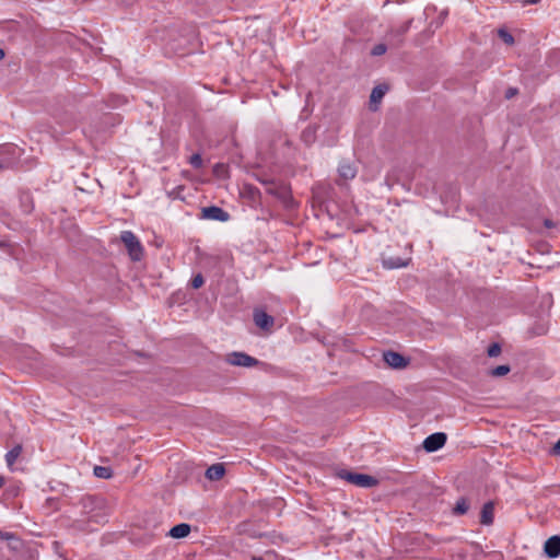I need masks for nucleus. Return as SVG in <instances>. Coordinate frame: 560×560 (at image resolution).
Instances as JSON below:
<instances>
[{
	"label": "nucleus",
	"instance_id": "obj_1",
	"mask_svg": "<svg viewBox=\"0 0 560 560\" xmlns=\"http://www.w3.org/2000/svg\"><path fill=\"white\" fill-rule=\"evenodd\" d=\"M120 240L124 243L131 260L139 261L142 259L143 247L138 237L132 232L124 231L120 234Z\"/></svg>",
	"mask_w": 560,
	"mask_h": 560
},
{
	"label": "nucleus",
	"instance_id": "obj_2",
	"mask_svg": "<svg viewBox=\"0 0 560 560\" xmlns=\"http://www.w3.org/2000/svg\"><path fill=\"white\" fill-rule=\"evenodd\" d=\"M343 478L350 483L362 488H371L377 485L375 478L364 474L347 472Z\"/></svg>",
	"mask_w": 560,
	"mask_h": 560
},
{
	"label": "nucleus",
	"instance_id": "obj_3",
	"mask_svg": "<svg viewBox=\"0 0 560 560\" xmlns=\"http://www.w3.org/2000/svg\"><path fill=\"white\" fill-rule=\"evenodd\" d=\"M226 361L232 365L246 368H250L258 364V361L255 358L243 352H233L229 354Z\"/></svg>",
	"mask_w": 560,
	"mask_h": 560
},
{
	"label": "nucleus",
	"instance_id": "obj_4",
	"mask_svg": "<svg viewBox=\"0 0 560 560\" xmlns=\"http://www.w3.org/2000/svg\"><path fill=\"white\" fill-rule=\"evenodd\" d=\"M446 434L442 432L433 433L423 441V448L431 453L440 450L446 443Z\"/></svg>",
	"mask_w": 560,
	"mask_h": 560
},
{
	"label": "nucleus",
	"instance_id": "obj_5",
	"mask_svg": "<svg viewBox=\"0 0 560 560\" xmlns=\"http://www.w3.org/2000/svg\"><path fill=\"white\" fill-rule=\"evenodd\" d=\"M384 361L386 364L394 369H402L406 368L408 361L400 353L395 351H387L383 354Z\"/></svg>",
	"mask_w": 560,
	"mask_h": 560
},
{
	"label": "nucleus",
	"instance_id": "obj_6",
	"mask_svg": "<svg viewBox=\"0 0 560 560\" xmlns=\"http://www.w3.org/2000/svg\"><path fill=\"white\" fill-rule=\"evenodd\" d=\"M544 552L548 558H557L560 556V536H552L544 544Z\"/></svg>",
	"mask_w": 560,
	"mask_h": 560
},
{
	"label": "nucleus",
	"instance_id": "obj_7",
	"mask_svg": "<svg viewBox=\"0 0 560 560\" xmlns=\"http://www.w3.org/2000/svg\"><path fill=\"white\" fill-rule=\"evenodd\" d=\"M202 218L224 222L229 219V214L223 209L212 206L202 209Z\"/></svg>",
	"mask_w": 560,
	"mask_h": 560
},
{
	"label": "nucleus",
	"instance_id": "obj_8",
	"mask_svg": "<svg viewBox=\"0 0 560 560\" xmlns=\"http://www.w3.org/2000/svg\"><path fill=\"white\" fill-rule=\"evenodd\" d=\"M254 322L256 326L264 330H269L273 326V317L264 311L256 310L254 312Z\"/></svg>",
	"mask_w": 560,
	"mask_h": 560
},
{
	"label": "nucleus",
	"instance_id": "obj_9",
	"mask_svg": "<svg viewBox=\"0 0 560 560\" xmlns=\"http://www.w3.org/2000/svg\"><path fill=\"white\" fill-rule=\"evenodd\" d=\"M388 90L387 85H377L375 86L370 95V108L371 110H377V105L381 103L384 97L386 91Z\"/></svg>",
	"mask_w": 560,
	"mask_h": 560
},
{
	"label": "nucleus",
	"instance_id": "obj_10",
	"mask_svg": "<svg viewBox=\"0 0 560 560\" xmlns=\"http://www.w3.org/2000/svg\"><path fill=\"white\" fill-rule=\"evenodd\" d=\"M225 475V467L223 464H213L206 470V478L211 481H218Z\"/></svg>",
	"mask_w": 560,
	"mask_h": 560
},
{
	"label": "nucleus",
	"instance_id": "obj_11",
	"mask_svg": "<svg viewBox=\"0 0 560 560\" xmlns=\"http://www.w3.org/2000/svg\"><path fill=\"white\" fill-rule=\"evenodd\" d=\"M494 517V504L492 502H487L481 510L480 522L483 525H491L493 523Z\"/></svg>",
	"mask_w": 560,
	"mask_h": 560
},
{
	"label": "nucleus",
	"instance_id": "obj_12",
	"mask_svg": "<svg viewBox=\"0 0 560 560\" xmlns=\"http://www.w3.org/2000/svg\"><path fill=\"white\" fill-rule=\"evenodd\" d=\"M411 261V258L402 259L400 257H387L383 259V265L385 268L394 269L407 267Z\"/></svg>",
	"mask_w": 560,
	"mask_h": 560
},
{
	"label": "nucleus",
	"instance_id": "obj_13",
	"mask_svg": "<svg viewBox=\"0 0 560 560\" xmlns=\"http://www.w3.org/2000/svg\"><path fill=\"white\" fill-rule=\"evenodd\" d=\"M189 533H190V525H188L186 523H182V524H178V525H175L174 527H172L168 535L172 538H184V537L188 536Z\"/></svg>",
	"mask_w": 560,
	"mask_h": 560
},
{
	"label": "nucleus",
	"instance_id": "obj_14",
	"mask_svg": "<svg viewBox=\"0 0 560 560\" xmlns=\"http://www.w3.org/2000/svg\"><path fill=\"white\" fill-rule=\"evenodd\" d=\"M339 174L345 179H352L357 174V170L349 163L341 164L339 167Z\"/></svg>",
	"mask_w": 560,
	"mask_h": 560
},
{
	"label": "nucleus",
	"instance_id": "obj_15",
	"mask_svg": "<svg viewBox=\"0 0 560 560\" xmlns=\"http://www.w3.org/2000/svg\"><path fill=\"white\" fill-rule=\"evenodd\" d=\"M469 510V501L467 498H460L457 500L455 506L453 508V513L455 515H464Z\"/></svg>",
	"mask_w": 560,
	"mask_h": 560
},
{
	"label": "nucleus",
	"instance_id": "obj_16",
	"mask_svg": "<svg viewBox=\"0 0 560 560\" xmlns=\"http://www.w3.org/2000/svg\"><path fill=\"white\" fill-rule=\"evenodd\" d=\"M22 453V445L18 444L15 445L11 451L8 452L5 455V460L9 467L13 466L18 457Z\"/></svg>",
	"mask_w": 560,
	"mask_h": 560
},
{
	"label": "nucleus",
	"instance_id": "obj_17",
	"mask_svg": "<svg viewBox=\"0 0 560 560\" xmlns=\"http://www.w3.org/2000/svg\"><path fill=\"white\" fill-rule=\"evenodd\" d=\"M94 475L98 478L109 479L113 476V471L109 467L105 466H95Z\"/></svg>",
	"mask_w": 560,
	"mask_h": 560
},
{
	"label": "nucleus",
	"instance_id": "obj_18",
	"mask_svg": "<svg viewBox=\"0 0 560 560\" xmlns=\"http://www.w3.org/2000/svg\"><path fill=\"white\" fill-rule=\"evenodd\" d=\"M511 368L508 364L499 365L492 370L489 371V375L493 377H501L510 373Z\"/></svg>",
	"mask_w": 560,
	"mask_h": 560
},
{
	"label": "nucleus",
	"instance_id": "obj_19",
	"mask_svg": "<svg viewBox=\"0 0 560 560\" xmlns=\"http://www.w3.org/2000/svg\"><path fill=\"white\" fill-rule=\"evenodd\" d=\"M498 36L506 44V45H513L514 44V37L512 34H510L505 28H499L498 30Z\"/></svg>",
	"mask_w": 560,
	"mask_h": 560
},
{
	"label": "nucleus",
	"instance_id": "obj_20",
	"mask_svg": "<svg viewBox=\"0 0 560 560\" xmlns=\"http://www.w3.org/2000/svg\"><path fill=\"white\" fill-rule=\"evenodd\" d=\"M501 351H502L501 346L499 343L494 342L489 346L487 353L490 358H495L501 354Z\"/></svg>",
	"mask_w": 560,
	"mask_h": 560
},
{
	"label": "nucleus",
	"instance_id": "obj_21",
	"mask_svg": "<svg viewBox=\"0 0 560 560\" xmlns=\"http://www.w3.org/2000/svg\"><path fill=\"white\" fill-rule=\"evenodd\" d=\"M8 547L11 550L18 551L23 548V542L15 536H13V539L8 540Z\"/></svg>",
	"mask_w": 560,
	"mask_h": 560
},
{
	"label": "nucleus",
	"instance_id": "obj_22",
	"mask_svg": "<svg viewBox=\"0 0 560 560\" xmlns=\"http://www.w3.org/2000/svg\"><path fill=\"white\" fill-rule=\"evenodd\" d=\"M387 50V47L386 45L384 44H377L373 47V49L371 50V55L372 56H382L386 52Z\"/></svg>",
	"mask_w": 560,
	"mask_h": 560
},
{
	"label": "nucleus",
	"instance_id": "obj_23",
	"mask_svg": "<svg viewBox=\"0 0 560 560\" xmlns=\"http://www.w3.org/2000/svg\"><path fill=\"white\" fill-rule=\"evenodd\" d=\"M189 162L195 168H200L202 166V159L200 154L191 155Z\"/></svg>",
	"mask_w": 560,
	"mask_h": 560
},
{
	"label": "nucleus",
	"instance_id": "obj_24",
	"mask_svg": "<svg viewBox=\"0 0 560 560\" xmlns=\"http://www.w3.org/2000/svg\"><path fill=\"white\" fill-rule=\"evenodd\" d=\"M213 172L219 177H224L226 175V166L224 164H217L213 168Z\"/></svg>",
	"mask_w": 560,
	"mask_h": 560
},
{
	"label": "nucleus",
	"instance_id": "obj_25",
	"mask_svg": "<svg viewBox=\"0 0 560 560\" xmlns=\"http://www.w3.org/2000/svg\"><path fill=\"white\" fill-rule=\"evenodd\" d=\"M203 282V277L201 275H197L191 280V287L194 289H199L200 287H202Z\"/></svg>",
	"mask_w": 560,
	"mask_h": 560
},
{
	"label": "nucleus",
	"instance_id": "obj_26",
	"mask_svg": "<svg viewBox=\"0 0 560 560\" xmlns=\"http://www.w3.org/2000/svg\"><path fill=\"white\" fill-rule=\"evenodd\" d=\"M550 455L560 457V440L551 448Z\"/></svg>",
	"mask_w": 560,
	"mask_h": 560
},
{
	"label": "nucleus",
	"instance_id": "obj_27",
	"mask_svg": "<svg viewBox=\"0 0 560 560\" xmlns=\"http://www.w3.org/2000/svg\"><path fill=\"white\" fill-rule=\"evenodd\" d=\"M13 534L11 533H3L0 530V538L1 539H4V540H10V539H13Z\"/></svg>",
	"mask_w": 560,
	"mask_h": 560
},
{
	"label": "nucleus",
	"instance_id": "obj_28",
	"mask_svg": "<svg viewBox=\"0 0 560 560\" xmlns=\"http://www.w3.org/2000/svg\"><path fill=\"white\" fill-rule=\"evenodd\" d=\"M516 93H517V90H516V89H512V88H511V89H509V90L506 91L505 96H506V98H511V97H513Z\"/></svg>",
	"mask_w": 560,
	"mask_h": 560
},
{
	"label": "nucleus",
	"instance_id": "obj_29",
	"mask_svg": "<svg viewBox=\"0 0 560 560\" xmlns=\"http://www.w3.org/2000/svg\"><path fill=\"white\" fill-rule=\"evenodd\" d=\"M539 2H540V0H522L523 5L537 4Z\"/></svg>",
	"mask_w": 560,
	"mask_h": 560
},
{
	"label": "nucleus",
	"instance_id": "obj_30",
	"mask_svg": "<svg viewBox=\"0 0 560 560\" xmlns=\"http://www.w3.org/2000/svg\"><path fill=\"white\" fill-rule=\"evenodd\" d=\"M545 226L550 229V228H553L555 226V223L549 220V219H546L545 222H544Z\"/></svg>",
	"mask_w": 560,
	"mask_h": 560
},
{
	"label": "nucleus",
	"instance_id": "obj_31",
	"mask_svg": "<svg viewBox=\"0 0 560 560\" xmlns=\"http://www.w3.org/2000/svg\"><path fill=\"white\" fill-rule=\"evenodd\" d=\"M5 54L4 50L0 48V60L4 58Z\"/></svg>",
	"mask_w": 560,
	"mask_h": 560
},
{
	"label": "nucleus",
	"instance_id": "obj_32",
	"mask_svg": "<svg viewBox=\"0 0 560 560\" xmlns=\"http://www.w3.org/2000/svg\"><path fill=\"white\" fill-rule=\"evenodd\" d=\"M5 480L3 477L0 476V488L4 485Z\"/></svg>",
	"mask_w": 560,
	"mask_h": 560
},
{
	"label": "nucleus",
	"instance_id": "obj_33",
	"mask_svg": "<svg viewBox=\"0 0 560 560\" xmlns=\"http://www.w3.org/2000/svg\"><path fill=\"white\" fill-rule=\"evenodd\" d=\"M252 560H264V559H262L261 557H256V556H254V557L252 558Z\"/></svg>",
	"mask_w": 560,
	"mask_h": 560
},
{
	"label": "nucleus",
	"instance_id": "obj_34",
	"mask_svg": "<svg viewBox=\"0 0 560 560\" xmlns=\"http://www.w3.org/2000/svg\"><path fill=\"white\" fill-rule=\"evenodd\" d=\"M2 167V165L0 164V168Z\"/></svg>",
	"mask_w": 560,
	"mask_h": 560
}]
</instances>
